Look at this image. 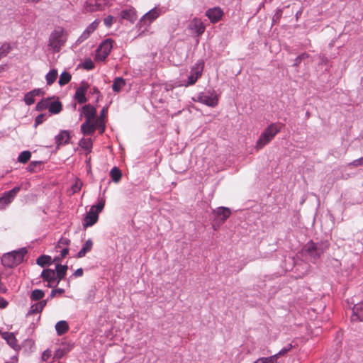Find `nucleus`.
I'll use <instances>...</instances> for the list:
<instances>
[{
	"mask_svg": "<svg viewBox=\"0 0 363 363\" xmlns=\"http://www.w3.org/2000/svg\"><path fill=\"white\" fill-rule=\"evenodd\" d=\"M50 99H43L38 102L36 106V108L38 111H43L49 108Z\"/></svg>",
	"mask_w": 363,
	"mask_h": 363,
	"instance_id": "37",
	"label": "nucleus"
},
{
	"mask_svg": "<svg viewBox=\"0 0 363 363\" xmlns=\"http://www.w3.org/2000/svg\"><path fill=\"white\" fill-rule=\"evenodd\" d=\"M26 253L27 250L26 248L6 253L1 257V263L4 267L12 268L23 261Z\"/></svg>",
	"mask_w": 363,
	"mask_h": 363,
	"instance_id": "3",
	"label": "nucleus"
},
{
	"mask_svg": "<svg viewBox=\"0 0 363 363\" xmlns=\"http://www.w3.org/2000/svg\"><path fill=\"white\" fill-rule=\"evenodd\" d=\"M71 78V74L69 72H64L61 74L58 83L60 86H64L70 82Z\"/></svg>",
	"mask_w": 363,
	"mask_h": 363,
	"instance_id": "32",
	"label": "nucleus"
},
{
	"mask_svg": "<svg viewBox=\"0 0 363 363\" xmlns=\"http://www.w3.org/2000/svg\"><path fill=\"white\" fill-rule=\"evenodd\" d=\"M278 359V354H274L269 357H261L257 359L254 363H275Z\"/></svg>",
	"mask_w": 363,
	"mask_h": 363,
	"instance_id": "33",
	"label": "nucleus"
},
{
	"mask_svg": "<svg viewBox=\"0 0 363 363\" xmlns=\"http://www.w3.org/2000/svg\"><path fill=\"white\" fill-rule=\"evenodd\" d=\"M66 352H67V351H65L62 349H59L56 351V352L55 354V357L61 358Z\"/></svg>",
	"mask_w": 363,
	"mask_h": 363,
	"instance_id": "50",
	"label": "nucleus"
},
{
	"mask_svg": "<svg viewBox=\"0 0 363 363\" xmlns=\"http://www.w3.org/2000/svg\"><path fill=\"white\" fill-rule=\"evenodd\" d=\"M70 139L69 133L67 130H62L56 137V144L57 147L69 143Z\"/></svg>",
	"mask_w": 363,
	"mask_h": 363,
	"instance_id": "20",
	"label": "nucleus"
},
{
	"mask_svg": "<svg viewBox=\"0 0 363 363\" xmlns=\"http://www.w3.org/2000/svg\"><path fill=\"white\" fill-rule=\"evenodd\" d=\"M113 20L114 18L109 15L104 19V23L106 27L110 28L113 23Z\"/></svg>",
	"mask_w": 363,
	"mask_h": 363,
	"instance_id": "43",
	"label": "nucleus"
},
{
	"mask_svg": "<svg viewBox=\"0 0 363 363\" xmlns=\"http://www.w3.org/2000/svg\"><path fill=\"white\" fill-rule=\"evenodd\" d=\"M283 125L279 123H274L267 126L257 140L255 147L257 150L262 149L280 132Z\"/></svg>",
	"mask_w": 363,
	"mask_h": 363,
	"instance_id": "2",
	"label": "nucleus"
},
{
	"mask_svg": "<svg viewBox=\"0 0 363 363\" xmlns=\"http://www.w3.org/2000/svg\"><path fill=\"white\" fill-rule=\"evenodd\" d=\"M79 145L87 151L86 155L87 156L91 152L92 141L90 138H83L79 141Z\"/></svg>",
	"mask_w": 363,
	"mask_h": 363,
	"instance_id": "29",
	"label": "nucleus"
},
{
	"mask_svg": "<svg viewBox=\"0 0 363 363\" xmlns=\"http://www.w3.org/2000/svg\"><path fill=\"white\" fill-rule=\"evenodd\" d=\"M11 50V46L9 44H4L0 48V56L2 57L6 56Z\"/></svg>",
	"mask_w": 363,
	"mask_h": 363,
	"instance_id": "39",
	"label": "nucleus"
},
{
	"mask_svg": "<svg viewBox=\"0 0 363 363\" xmlns=\"http://www.w3.org/2000/svg\"><path fill=\"white\" fill-rule=\"evenodd\" d=\"M125 85V80L122 77H116L113 83L112 89L115 92L121 91V89Z\"/></svg>",
	"mask_w": 363,
	"mask_h": 363,
	"instance_id": "27",
	"label": "nucleus"
},
{
	"mask_svg": "<svg viewBox=\"0 0 363 363\" xmlns=\"http://www.w3.org/2000/svg\"><path fill=\"white\" fill-rule=\"evenodd\" d=\"M189 28L195 30L198 35H201L204 33L206 27L201 19L195 18L191 21Z\"/></svg>",
	"mask_w": 363,
	"mask_h": 363,
	"instance_id": "18",
	"label": "nucleus"
},
{
	"mask_svg": "<svg viewBox=\"0 0 363 363\" xmlns=\"http://www.w3.org/2000/svg\"><path fill=\"white\" fill-rule=\"evenodd\" d=\"M100 23V20L96 19L94 22H92L90 25L87 26V28L84 30V31L82 33V35L78 38L76 41L77 44H80L85 40H86L91 33H93L98 28Z\"/></svg>",
	"mask_w": 363,
	"mask_h": 363,
	"instance_id": "11",
	"label": "nucleus"
},
{
	"mask_svg": "<svg viewBox=\"0 0 363 363\" xmlns=\"http://www.w3.org/2000/svg\"><path fill=\"white\" fill-rule=\"evenodd\" d=\"M64 293H65V289H63L59 288V289H53L51 291L50 298H53L57 295H62Z\"/></svg>",
	"mask_w": 363,
	"mask_h": 363,
	"instance_id": "44",
	"label": "nucleus"
},
{
	"mask_svg": "<svg viewBox=\"0 0 363 363\" xmlns=\"http://www.w3.org/2000/svg\"><path fill=\"white\" fill-rule=\"evenodd\" d=\"M20 187L16 186L11 190L4 192L0 198V210L4 209L9 204H10L17 194L20 191Z\"/></svg>",
	"mask_w": 363,
	"mask_h": 363,
	"instance_id": "8",
	"label": "nucleus"
},
{
	"mask_svg": "<svg viewBox=\"0 0 363 363\" xmlns=\"http://www.w3.org/2000/svg\"><path fill=\"white\" fill-rule=\"evenodd\" d=\"M69 252V249L68 247H64L62 251H61V257H66V255L68 254Z\"/></svg>",
	"mask_w": 363,
	"mask_h": 363,
	"instance_id": "56",
	"label": "nucleus"
},
{
	"mask_svg": "<svg viewBox=\"0 0 363 363\" xmlns=\"http://www.w3.org/2000/svg\"><path fill=\"white\" fill-rule=\"evenodd\" d=\"M74 275L75 277H82L83 275V269L82 268L77 269L75 272Z\"/></svg>",
	"mask_w": 363,
	"mask_h": 363,
	"instance_id": "55",
	"label": "nucleus"
},
{
	"mask_svg": "<svg viewBox=\"0 0 363 363\" xmlns=\"http://www.w3.org/2000/svg\"><path fill=\"white\" fill-rule=\"evenodd\" d=\"M203 69V63H197L191 68L186 86L194 85L197 82L202 75Z\"/></svg>",
	"mask_w": 363,
	"mask_h": 363,
	"instance_id": "9",
	"label": "nucleus"
},
{
	"mask_svg": "<svg viewBox=\"0 0 363 363\" xmlns=\"http://www.w3.org/2000/svg\"><path fill=\"white\" fill-rule=\"evenodd\" d=\"M100 119H95V121H85L81 125V131L84 135H91L97 129V123Z\"/></svg>",
	"mask_w": 363,
	"mask_h": 363,
	"instance_id": "12",
	"label": "nucleus"
},
{
	"mask_svg": "<svg viewBox=\"0 0 363 363\" xmlns=\"http://www.w3.org/2000/svg\"><path fill=\"white\" fill-rule=\"evenodd\" d=\"M58 73L56 69L50 70L46 75V81L48 85H51L54 83L57 77Z\"/></svg>",
	"mask_w": 363,
	"mask_h": 363,
	"instance_id": "31",
	"label": "nucleus"
},
{
	"mask_svg": "<svg viewBox=\"0 0 363 363\" xmlns=\"http://www.w3.org/2000/svg\"><path fill=\"white\" fill-rule=\"evenodd\" d=\"M41 277L43 281L48 282V287H55L58 285L57 284V278L56 277L55 271L51 269H45L42 272Z\"/></svg>",
	"mask_w": 363,
	"mask_h": 363,
	"instance_id": "10",
	"label": "nucleus"
},
{
	"mask_svg": "<svg viewBox=\"0 0 363 363\" xmlns=\"http://www.w3.org/2000/svg\"><path fill=\"white\" fill-rule=\"evenodd\" d=\"M41 0H26V1L28 2V3H38Z\"/></svg>",
	"mask_w": 363,
	"mask_h": 363,
	"instance_id": "59",
	"label": "nucleus"
},
{
	"mask_svg": "<svg viewBox=\"0 0 363 363\" xmlns=\"http://www.w3.org/2000/svg\"><path fill=\"white\" fill-rule=\"evenodd\" d=\"M8 305V302L4 298L0 297V308H5Z\"/></svg>",
	"mask_w": 363,
	"mask_h": 363,
	"instance_id": "51",
	"label": "nucleus"
},
{
	"mask_svg": "<svg viewBox=\"0 0 363 363\" xmlns=\"http://www.w3.org/2000/svg\"><path fill=\"white\" fill-rule=\"evenodd\" d=\"M67 270V265H61L57 264L56 266V277L57 278V284H59L60 281L63 279L66 275V272Z\"/></svg>",
	"mask_w": 363,
	"mask_h": 363,
	"instance_id": "25",
	"label": "nucleus"
},
{
	"mask_svg": "<svg viewBox=\"0 0 363 363\" xmlns=\"http://www.w3.org/2000/svg\"><path fill=\"white\" fill-rule=\"evenodd\" d=\"M82 109L86 121H95L97 118L96 109L92 105H84Z\"/></svg>",
	"mask_w": 363,
	"mask_h": 363,
	"instance_id": "17",
	"label": "nucleus"
},
{
	"mask_svg": "<svg viewBox=\"0 0 363 363\" xmlns=\"http://www.w3.org/2000/svg\"><path fill=\"white\" fill-rule=\"evenodd\" d=\"M30 157H31L30 152L26 150V151L22 152L19 155V156L18 157V161L22 164H26L30 159Z\"/></svg>",
	"mask_w": 363,
	"mask_h": 363,
	"instance_id": "36",
	"label": "nucleus"
},
{
	"mask_svg": "<svg viewBox=\"0 0 363 363\" xmlns=\"http://www.w3.org/2000/svg\"><path fill=\"white\" fill-rule=\"evenodd\" d=\"M43 118H44L43 115H39V116H38L36 117V118H35V123H36L37 125L42 123H43Z\"/></svg>",
	"mask_w": 363,
	"mask_h": 363,
	"instance_id": "53",
	"label": "nucleus"
},
{
	"mask_svg": "<svg viewBox=\"0 0 363 363\" xmlns=\"http://www.w3.org/2000/svg\"><path fill=\"white\" fill-rule=\"evenodd\" d=\"M107 113H108V108H106V107L103 108L101 111L100 116L99 118H101L104 119L106 116Z\"/></svg>",
	"mask_w": 363,
	"mask_h": 363,
	"instance_id": "52",
	"label": "nucleus"
},
{
	"mask_svg": "<svg viewBox=\"0 0 363 363\" xmlns=\"http://www.w3.org/2000/svg\"><path fill=\"white\" fill-rule=\"evenodd\" d=\"M110 175L112 180L116 183H118L121 179L122 177L121 170L116 167L111 169Z\"/></svg>",
	"mask_w": 363,
	"mask_h": 363,
	"instance_id": "30",
	"label": "nucleus"
},
{
	"mask_svg": "<svg viewBox=\"0 0 363 363\" xmlns=\"http://www.w3.org/2000/svg\"><path fill=\"white\" fill-rule=\"evenodd\" d=\"M97 119H100L101 121L97 123V129L99 130V133L102 134L105 130V123L104 121L101 118H97Z\"/></svg>",
	"mask_w": 363,
	"mask_h": 363,
	"instance_id": "45",
	"label": "nucleus"
},
{
	"mask_svg": "<svg viewBox=\"0 0 363 363\" xmlns=\"http://www.w3.org/2000/svg\"><path fill=\"white\" fill-rule=\"evenodd\" d=\"M213 228L214 230H217V228L216 227L215 225H213Z\"/></svg>",
	"mask_w": 363,
	"mask_h": 363,
	"instance_id": "60",
	"label": "nucleus"
},
{
	"mask_svg": "<svg viewBox=\"0 0 363 363\" xmlns=\"http://www.w3.org/2000/svg\"><path fill=\"white\" fill-rule=\"evenodd\" d=\"M328 247V243H325L324 246H318L317 244L311 241L304 246V251L307 252L311 257L317 259L320 258L321 255L323 254Z\"/></svg>",
	"mask_w": 363,
	"mask_h": 363,
	"instance_id": "5",
	"label": "nucleus"
},
{
	"mask_svg": "<svg viewBox=\"0 0 363 363\" xmlns=\"http://www.w3.org/2000/svg\"><path fill=\"white\" fill-rule=\"evenodd\" d=\"M113 43V40L106 39L99 45L96 51V58L98 60H105L112 50Z\"/></svg>",
	"mask_w": 363,
	"mask_h": 363,
	"instance_id": "7",
	"label": "nucleus"
},
{
	"mask_svg": "<svg viewBox=\"0 0 363 363\" xmlns=\"http://www.w3.org/2000/svg\"><path fill=\"white\" fill-rule=\"evenodd\" d=\"M40 92V89H34L31 91H30L29 93L31 94L32 96H33L35 97V96L39 95Z\"/></svg>",
	"mask_w": 363,
	"mask_h": 363,
	"instance_id": "57",
	"label": "nucleus"
},
{
	"mask_svg": "<svg viewBox=\"0 0 363 363\" xmlns=\"http://www.w3.org/2000/svg\"><path fill=\"white\" fill-rule=\"evenodd\" d=\"M93 247V242L91 240L89 239L86 241V242L84 244L82 249L79 250V252L77 254L78 258H82L86 255V254L91 250Z\"/></svg>",
	"mask_w": 363,
	"mask_h": 363,
	"instance_id": "24",
	"label": "nucleus"
},
{
	"mask_svg": "<svg viewBox=\"0 0 363 363\" xmlns=\"http://www.w3.org/2000/svg\"><path fill=\"white\" fill-rule=\"evenodd\" d=\"M197 98V101L210 107H215L218 104V99L214 91L212 92H201Z\"/></svg>",
	"mask_w": 363,
	"mask_h": 363,
	"instance_id": "6",
	"label": "nucleus"
},
{
	"mask_svg": "<svg viewBox=\"0 0 363 363\" xmlns=\"http://www.w3.org/2000/svg\"><path fill=\"white\" fill-rule=\"evenodd\" d=\"M47 302H48L47 300H43L38 303L33 304L30 308L28 314L32 315V314L41 313L42 311L43 310V308H45V306H46Z\"/></svg>",
	"mask_w": 363,
	"mask_h": 363,
	"instance_id": "23",
	"label": "nucleus"
},
{
	"mask_svg": "<svg viewBox=\"0 0 363 363\" xmlns=\"http://www.w3.org/2000/svg\"><path fill=\"white\" fill-rule=\"evenodd\" d=\"M89 85L86 83L82 82L79 87L77 88L75 92V99L79 104H84L86 102L87 99L85 96Z\"/></svg>",
	"mask_w": 363,
	"mask_h": 363,
	"instance_id": "14",
	"label": "nucleus"
},
{
	"mask_svg": "<svg viewBox=\"0 0 363 363\" xmlns=\"http://www.w3.org/2000/svg\"><path fill=\"white\" fill-rule=\"evenodd\" d=\"M69 243H70L69 239L65 238V237H62L57 242V247H58V248H62L64 247H67V246L69 245Z\"/></svg>",
	"mask_w": 363,
	"mask_h": 363,
	"instance_id": "38",
	"label": "nucleus"
},
{
	"mask_svg": "<svg viewBox=\"0 0 363 363\" xmlns=\"http://www.w3.org/2000/svg\"><path fill=\"white\" fill-rule=\"evenodd\" d=\"M105 206V199H101L98 201L96 205L91 207L89 211L86 213L84 218V227L92 226L99 219V213L102 211Z\"/></svg>",
	"mask_w": 363,
	"mask_h": 363,
	"instance_id": "4",
	"label": "nucleus"
},
{
	"mask_svg": "<svg viewBox=\"0 0 363 363\" xmlns=\"http://www.w3.org/2000/svg\"><path fill=\"white\" fill-rule=\"evenodd\" d=\"M4 338L11 345H13L14 342H16V337L13 333L5 334Z\"/></svg>",
	"mask_w": 363,
	"mask_h": 363,
	"instance_id": "42",
	"label": "nucleus"
},
{
	"mask_svg": "<svg viewBox=\"0 0 363 363\" xmlns=\"http://www.w3.org/2000/svg\"><path fill=\"white\" fill-rule=\"evenodd\" d=\"M120 16L122 19L129 21L132 23L134 22L137 19L135 10L133 8H130L128 9H124V10L121 11Z\"/></svg>",
	"mask_w": 363,
	"mask_h": 363,
	"instance_id": "21",
	"label": "nucleus"
},
{
	"mask_svg": "<svg viewBox=\"0 0 363 363\" xmlns=\"http://www.w3.org/2000/svg\"><path fill=\"white\" fill-rule=\"evenodd\" d=\"M362 164H363V157L352 161L350 164V165H352V166H354V167H358V166H360V165H362Z\"/></svg>",
	"mask_w": 363,
	"mask_h": 363,
	"instance_id": "48",
	"label": "nucleus"
},
{
	"mask_svg": "<svg viewBox=\"0 0 363 363\" xmlns=\"http://www.w3.org/2000/svg\"><path fill=\"white\" fill-rule=\"evenodd\" d=\"M353 314L351 317L353 321L363 320V301L360 303L355 304L352 309Z\"/></svg>",
	"mask_w": 363,
	"mask_h": 363,
	"instance_id": "19",
	"label": "nucleus"
},
{
	"mask_svg": "<svg viewBox=\"0 0 363 363\" xmlns=\"http://www.w3.org/2000/svg\"><path fill=\"white\" fill-rule=\"evenodd\" d=\"M45 296V293L43 290L40 289H35L31 292L30 299L32 301H40Z\"/></svg>",
	"mask_w": 363,
	"mask_h": 363,
	"instance_id": "34",
	"label": "nucleus"
},
{
	"mask_svg": "<svg viewBox=\"0 0 363 363\" xmlns=\"http://www.w3.org/2000/svg\"><path fill=\"white\" fill-rule=\"evenodd\" d=\"M303 58V55H299L296 58V63L295 65H298L302 60V59Z\"/></svg>",
	"mask_w": 363,
	"mask_h": 363,
	"instance_id": "58",
	"label": "nucleus"
},
{
	"mask_svg": "<svg viewBox=\"0 0 363 363\" xmlns=\"http://www.w3.org/2000/svg\"><path fill=\"white\" fill-rule=\"evenodd\" d=\"M52 355V352L50 350H45L43 354L41 359L43 361H47Z\"/></svg>",
	"mask_w": 363,
	"mask_h": 363,
	"instance_id": "46",
	"label": "nucleus"
},
{
	"mask_svg": "<svg viewBox=\"0 0 363 363\" xmlns=\"http://www.w3.org/2000/svg\"><path fill=\"white\" fill-rule=\"evenodd\" d=\"M86 163L87 172H90L91 169V157H87Z\"/></svg>",
	"mask_w": 363,
	"mask_h": 363,
	"instance_id": "54",
	"label": "nucleus"
},
{
	"mask_svg": "<svg viewBox=\"0 0 363 363\" xmlns=\"http://www.w3.org/2000/svg\"><path fill=\"white\" fill-rule=\"evenodd\" d=\"M82 186H83L82 182L80 179H77L75 181V183L72 185V189L74 192H77L81 190Z\"/></svg>",
	"mask_w": 363,
	"mask_h": 363,
	"instance_id": "40",
	"label": "nucleus"
},
{
	"mask_svg": "<svg viewBox=\"0 0 363 363\" xmlns=\"http://www.w3.org/2000/svg\"><path fill=\"white\" fill-rule=\"evenodd\" d=\"M67 40V33L62 27L56 28L50 35L48 47L53 52H58Z\"/></svg>",
	"mask_w": 363,
	"mask_h": 363,
	"instance_id": "1",
	"label": "nucleus"
},
{
	"mask_svg": "<svg viewBox=\"0 0 363 363\" xmlns=\"http://www.w3.org/2000/svg\"><path fill=\"white\" fill-rule=\"evenodd\" d=\"M55 329L59 335L66 333L69 330L68 324L65 320H61L55 325Z\"/></svg>",
	"mask_w": 363,
	"mask_h": 363,
	"instance_id": "26",
	"label": "nucleus"
},
{
	"mask_svg": "<svg viewBox=\"0 0 363 363\" xmlns=\"http://www.w3.org/2000/svg\"><path fill=\"white\" fill-rule=\"evenodd\" d=\"M213 213L220 218V224L223 223L230 216L231 211L226 207H218L213 211Z\"/></svg>",
	"mask_w": 363,
	"mask_h": 363,
	"instance_id": "16",
	"label": "nucleus"
},
{
	"mask_svg": "<svg viewBox=\"0 0 363 363\" xmlns=\"http://www.w3.org/2000/svg\"><path fill=\"white\" fill-rule=\"evenodd\" d=\"M84 67L89 70L92 69L94 67V65L91 60H88L84 62Z\"/></svg>",
	"mask_w": 363,
	"mask_h": 363,
	"instance_id": "49",
	"label": "nucleus"
},
{
	"mask_svg": "<svg viewBox=\"0 0 363 363\" xmlns=\"http://www.w3.org/2000/svg\"><path fill=\"white\" fill-rule=\"evenodd\" d=\"M104 9V6L97 1H96L94 4L86 1L84 6V10L88 13H94L103 11Z\"/></svg>",
	"mask_w": 363,
	"mask_h": 363,
	"instance_id": "22",
	"label": "nucleus"
},
{
	"mask_svg": "<svg viewBox=\"0 0 363 363\" xmlns=\"http://www.w3.org/2000/svg\"><path fill=\"white\" fill-rule=\"evenodd\" d=\"M206 15L210 19L211 23H216L221 19L223 15V11L221 9L216 7L207 10Z\"/></svg>",
	"mask_w": 363,
	"mask_h": 363,
	"instance_id": "15",
	"label": "nucleus"
},
{
	"mask_svg": "<svg viewBox=\"0 0 363 363\" xmlns=\"http://www.w3.org/2000/svg\"><path fill=\"white\" fill-rule=\"evenodd\" d=\"M24 101L27 105H31L35 103L34 96L31 94L27 93L25 95Z\"/></svg>",
	"mask_w": 363,
	"mask_h": 363,
	"instance_id": "41",
	"label": "nucleus"
},
{
	"mask_svg": "<svg viewBox=\"0 0 363 363\" xmlns=\"http://www.w3.org/2000/svg\"><path fill=\"white\" fill-rule=\"evenodd\" d=\"M291 348L292 345L291 344H289L287 347L283 348L279 353L277 354H278V357L281 355L285 354L286 352L291 350Z\"/></svg>",
	"mask_w": 363,
	"mask_h": 363,
	"instance_id": "47",
	"label": "nucleus"
},
{
	"mask_svg": "<svg viewBox=\"0 0 363 363\" xmlns=\"http://www.w3.org/2000/svg\"><path fill=\"white\" fill-rule=\"evenodd\" d=\"M160 14V10L155 8L145 13L140 20L139 23L141 25L149 26L159 17Z\"/></svg>",
	"mask_w": 363,
	"mask_h": 363,
	"instance_id": "13",
	"label": "nucleus"
},
{
	"mask_svg": "<svg viewBox=\"0 0 363 363\" xmlns=\"http://www.w3.org/2000/svg\"><path fill=\"white\" fill-rule=\"evenodd\" d=\"M62 106L61 102L58 101L53 102L50 101L48 110L51 113L57 114L62 111Z\"/></svg>",
	"mask_w": 363,
	"mask_h": 363,
	"instance_id": "28",
	"label": "nucleus"
},
{
	"mask_svg": "<svg viewBox=\"0 0 363 363\" xmlns=\"http://www.w3.org/2000/svg\"><path fill=\"white\" fill-rule=\"evenodd\" d=\"M50 262L51 257L48 255H41L36 260V263L40 267H44L47 264H49Z\"/></svg>",
	"mask_w": 363,
	"mask_h": 363,
	"instance_id": "35",
	"label": "nucleus"
}]
</instances>
